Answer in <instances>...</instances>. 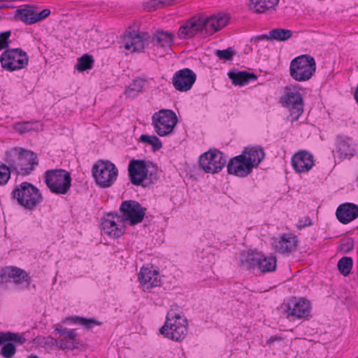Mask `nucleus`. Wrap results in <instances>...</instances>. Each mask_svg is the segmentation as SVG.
<instances>
[{
    "instance_id": "nucleus-1",
    "label": "nucleus",
    "mask_w": 358,
    "mask_h": 358,
    "mask_svg": "<svg viewBox=\"0 0 358 358\" xmlns=\"http://www.w3.org/2000/svg\"><path fill=\"white\" fill-rule=\"evenodd\" d=\"M120 214L110 212L101 220V228L103 232L113 238H118L124 233L126 226L124 222H129L130 226H135L143 222L146 208L135 200L123 201L120 206Z\"/></svg>"
},
{
    "instance_id": "nucleus-2",
    "label": "nucleus",
    "mask_w": 358,
    "mask_h": 358,
    "mask_svg": "<svg viewBox=\"0 0 358 358\" xmlns=\"http://www.w3.org/2000/svg\"><path fill=\"white\" fill-rule=\"evenodd\" d=\"M173 33L163 30H157L150 35L148 32H139L129 27L122 38L121 47L131 53L143 52L145 48L153 46L169 50L173 43Z\"/></svg>"
},
{
    "instance_id": "nucleus-3",
    "label": "nucleus",
    "mask_w": 358,
    "mask_h": 358,
    "mask_svg": "<svg viewBox=\"0 0 358 358\" xmlns=\"http://www.w3.org/2000/svg\"><path fill=\"white\" fill-rule=\"evenodd\" d=\"M229 20V17L223 14L213 15L209 17H193L180 26L177 35L180 39L191 38L203 31L206 34L212 35L225 27Z\"/></svg>"
},
{
    "instance_id": "nucleus-4",
    "label": "nucleus",
    "mask_w": 358,
    "mask_h": 358,
    "mask_svg": "<svg viewBox=\"0 0 358 358\" xmlns=\"http://www.w3.org/2000/svg\"><path fill=\"white\" fill-rule=\"evenodd\" d=\"M5 161L11 172L23 176L30 175L38 164L36 153L20 147L7 150Z\"/></svg>"
},
{
    "instance_id": "nucleus-5",
    "label": "nucleus",
    "mask_w": 358,
    "mask_h": 358,
    "mask_svg": "<svg viewBox=\"0 0 358 358\" xmlns=\"http://www.w3.org/2000/svg\"><path fill=\"white\" fill-rule=\"evenodd\" d=\"M127 170L129 180L135 186L146 187L159 178L157 166L151 161L131 159Z\"/></svg>"
},
{
    "instance_id": "nucleus-6",
    "label": "nucleus",
    "mask_w": 358,
    "mask_h": 358,
    "mask_svg": "<svg viewBox=\"0 0 358 358\" xmlns=\"http://www.w3.org/2000/svg\"><path fill=\"white\" fill-rule=\"evenodd\" d=\"M10 199L31 211L35 210L43 201L40 189L32 183L26 181L15 186L10 193Z\"/></svg>"
},
{
    "instance_id": "nucleus-7",
    "label": "nucleus",
    "mask_w": 358,
    "mask_h": 358,
    "mask_svg": "<svg viewBox=\"0 0 358 358\" xmlns=\"http://www.w3.org/2000/svg\"><path fill=\"white\" fill-rule=\"evenodd\" d=\"M43 178L50 191L55 194H66L71 187V174L62 169L47 170Z\"/></svg>"
},
{
    "instance_id": "nucleus-8",
    "label": "nucleus",
    "mask_w": 358,
    "mask_h": 358,
    "mask_svg": "<svg viewBox=\"0 0 358 358\" xmlns=\"http://www.w3.org/2000/svg\"><path fill=\"white\" fill-rule=\"evenodd\" d=\"M92 174L96 185L101 188H108L117 180L118 169L110 161L99 159L92 166Z\"/></svg>"
},
{
    "instance_id": "nucleus-9",
    "label": "nucleus",
    "mask_w": 358,
    "mask_h": 358,
    "mask_svg": "<svg viewBox=\"0 0 358 358\" xmlns=\"http://www.w3.org/2000/svg\"><path fill=\"white\" fill-rule=\"evenodd\" d=\"M316 70L315 59L309 55H303L292 60L289 74L296 81H306L311 78Z\"/></svg>"
},
{
    "instance_id": "nucleus-10",
    "label": "nucleus",
    "mask_w": 358,
    "mask_h": 358,
    "mask_svg": "<svg viewBox=\"0 0 358 358\" xmlns=\"http://www.w3.org/2000/svg\"><path fill=\"white\" fill-rule=\"evenodd\" d=\"M177 123V115L170 109H161L152 117V124L156 133L160 136L171 134Z\"/></svg>"
},
{
    "instance_id": "nucleus-11",
    "label": "nucleus",
    "mask_w": 358,
    "mask_h": 358,
    "mask_svg": "<svg viewBox=\"0 0 358 358\" xmlns=\"http://www.w3.org/2000/svg\"><path fill=\"white\" fill-rule=\"evenodd\" d=\"M199 167L207 173H219L227 164V157L224 152L217 149H210L199 157Z\"/></svg>"
},
{
    "instance_id": "nucleus-12",
    "label": "nucleus",
    "mask_w": 358,
    "mask_h": 358,
    "mask_svg": "<svg viewBox=\"0 0 358 358\" xmlns=\"http://www.w3.org/2000/svg\"><path fill=\"white\" fill-rule=\"evenodd\" d=\"M28 61L27 52L21 48L7 49L0 56L2 68L10 72L25 68Z\"/></svg>"
},
{
    "instance_id": "nucleus-13",
    "label": "nucleus",
    "mask_w": 358,
    "mask_h": 358,
    "mask_svg": "<svg viewBox=\"0 0 358 358\" xmlns=\"http://www.w3.org/2000/svg\"><path fill=\"white\" fill-rule=\"evenodd\" d=\"M285 94L280 98V103L284 108L289 109L292 117V122L296 121L303 113V99L298 91L286 86Z\"/></svg>"
},
{
    "instance_id": "nucleus-14",
    "label": "nucleus",
    "mask_w": 358,
    "mask_h": 358,
    "mask_svg": "<svg viewBox=\"0 0 358 358\" xmlns=\"http://www.w3.org/2000/svg\"><path fill=\"white\" fill-rule=\"evenodd\" d=\"M31 277L23 269L13 266H7L0 270V285H6L9 282H13L19 285L22 289L29 288Z\"/></svg>"
},
{
    "instance_id": "nucleus-15",
    "label": "nucleus",
    "mask_w": 358,
    "mask_h": 358,
    "mask_svg": "<svg viewBox=\"0 0 358 358\" xmlns=\"http://www.w3.org/2000/svg\"><path fill=\"white\" fill-rule=\"evenodd\" d=\"M187 320H182V322L170 320V313H167L164 324L159 329L161 334L170 340L182 341L187 334Z\"/></svg>"
},
{
    "instance_id": "nucleus-16",
    "label": "nucleus",
    "mask_w": 358,
    "mask_h": 358,
    "mask_svg": "<svg viewBox=\"0 0 358 358\" xmlns=\"http://www.w3.org/2000/svg\"><path fill=\"white\" fill-rule=\"evenodd\" d=\"M196 79V75L192 69L184 68L174 73L172 84L176 90L187 92L192 87Z\"/></svg>"
},
{
    "instance_id": "nucleus-17",
    "label": "nucleus",
    "mask_w": 358,
    "mask_h": 358,
    "mask_svg": "<svg viewBox=\"0 0 358 358\" xmlns=\"http://www.w3.org/2000/svg\"><path fill=\"white\" fill-rule=\"evenodd\" d=\"M288 316L308 320L310 316V305L309 301L306 299L296 297L290 299L287 305Z\"/></svg>"
},
{
    "instance_id": "nucleus-18",
    "label": "nucleus",
    "mask_w": 358,
    "mask_h": 358,
    "mask_svg": "<svg viewBox=\"0 0 358 358\" xmlns=\"http://www.w3.org/2000/svg\"><path fill=\"white\" fill-rule=\"evenodd\" d=\"M227 167L229 174L240 178L248 176L252 173L253 169L245 155H242V153L230 159Z\"/></svg>"
},
{
    "instance_id": "nucleus-19",
    "label": "nucleus",
    "mask_w": 358,
    "mask_h": 358,
    "mask_svg": "<svg viewBox=\"0 0 358 358\" xmlns=\"http://www.w3.org/2000/svg\"><path fill=\"white\" fill-rule=\"evenodd\" d=\"M314 156L308 150H301L292 157V166L296 173L308 172L314 166Z\"/></svg>"
},
{
    "instance_id": "nucleus-20",
    "label": "nucleus",
    "mask_w": 358,
    "mask_h": 358,
    "mask_svg": "<svg viewBox=\"0 0 358 358\" xmlns=\"http://www.w3.org/2000/svg\"><path fill=\"white\" fill-rule=\"evenodd\" d=\"M355 148L351 137L338 135L336 138V151L341 160L350 159L355 155Z\"/></svg>"
},
{
    "instance_id": "nucleus-21",
    "label": "nucleus",
    "mask_w": 358,
    "mask_h": 358,
    "mask_svg": "<svg viewBox=\"0 0 358 358\" xmlns=\"http://www.w3.org/2000/svg\"><path fill=\"white\" fill-rule=\"evenodd\" d=\"M138 280L140 285L148 290L152 287L160 286L159 271L153 269L152 267L143 266L138 273Z\"/></svg>"
},
{
    "instance_id": "nucleus-22",
    "label": "nucleus",
    "mask_w": 358,
    "mask_h": 358,
    "mask_svg": "<svg viewBox=\"0 0 358 358\" xmlns=\"http://www.w3.org/2000/svg\"><path fill=\"white\" fill-rule=\"evenodd\" d=\"M336 215L341 223L348 224L358 217V206L353 203H342L337 208Z\"/></svg>"
},
{
    "instance_id": "nucleus-23",
    "label": "nucleus",
    "mask_w": 358,
    "mask_h": 358,
    "mask_svg": "<svg viewBox=\"0 0 358 358\" xmlns=\"http://www.w3.org/2000/svg\"><path fill=\"white\" fill-rule=\"evenodd\" d=\"M296 236L290 233L282 234L274 243L275 250L281 254L291 253L296 249Z\"/></svg>"
},
{
    "instance_id": "nucleus-24",
    "label": "nucleus",
    "mask_w": 358,
    "mask_h": 358,
    "mask_svg": "<svg viewBox=\"0 0 358 358\" xmlns=\"http://www.w3.org/2000/svg\"><path fill=\"white\" fill-rule=\"evenodd\" d=\"M227 75L232 84L236 86H244L250 81H255L257 79V76L254 73L237 69L229 71Z\"/></svg>"
},
{
    "instance_id": "nucleus-25",
    "label": "nucleus",
    "mask_w": 358,
    "mask_h": 358,
    "mask_svg": "<svg viewBox=\"0 0 358 358\" xmlns=\"http://www.w3.org/2000/svg\"><path fill=\"white\" fill-rule=\"evenodd\" d=\"M242 155H245L253 169L257 167L265 157L264 150L260 145L245 147Z\"/></svg>"
},
{
    "instance_id": "nucleus-26",
    "label": "nucleus",
    "mask_w": 358,
    "mask_h": 358,
    "mask_svg": "<svg viewBox=\"0 0 358 358\" xmlns=\"http://www.w3.org/2000/svg\"><path fill=\"white\" fill-rule=\"evenodd\" d=\"M147 82V80L145 78L140 77L136 78L132 80L130 85L125 88L124 94L131 98L136 97L139 93L143 92Z\"/></svg>"
},
{
    "instance_id": "nucleus-27",
    "label": "nucleus",
    "mask_w": 358,
    "mask_h": 358,
    "mask_svg": "<svg viewBox=\"0 0 358 358\" xmlns=\"http://www.w3.org/2000/svg\"><path fill=\"white\" fill-rule=\"evenodd\" d=\"M62 322H71L80 324L87 330L90 329L94 326H101L102 324L101 322L94 318H87L77 315L67 317L63 320Z\"/></svg>"
},
{
    "instance_id": "nucleus-28",
    "label": "nucleus",
    "mask_w": 358,
    "mask_h": 358,
    "mask_svg": "<svg viewBox=\"0 0 358 358\" xmlns=\"http://www.w3.org/2000/svg\"><path fill=\"white\" fill-rule=\"evenodd\" d=\"M276 257L273 255H259L257 268L263 273L273 272L276 269Z\"/></svg>"
},
{
    "instance_id": "nucleus-29",
    "label": "nucleus",
    "mask_w": 358,
    "mask_h": 358,
    "mask_svg": "<svg viewBox=\"0 0 358 358\" xmlns=\"http://www.w3.org/2000/svg\"><path fill=\"white\" fill-rule=\"evenodd\" d=\"M249 7L256 13H264L273 8L279 0H249Z\"/></svg>"
},
{
    "instance_id": "nucleus-30",
    "label": "nucleus",
    "mask_w": 358,
    "mask_h": 358,
    "mask_svg": "<svg viewBox=\"0 0 358 358\" xmlns=\"http://www.w3.org/2000/svg\"><path fill=\"white\" fill-rule=\"evenodd\" d=\"M259 255L248 252L246 255L241 257V267L243 270L254 272L257 268L259 264Z\"/></svg>"
},
{
    "instance_id": "nucleus-31",
    "label": "nucleus",
    "mask_w": 358,
    "mask_h": 358,
    "mask_svg": "<svg viewBox=\"0 0 358 358\" xmlns=\"http://www.w3.org/2000/svg\"><path fill=\"white\" fill-rule=\"evenodd\" d=\"M14 17L15 20H20L26 24H33L36 21H33L35 18V10L28 8H20L15 11Z\"/></svg>"
},
{
    "instance_id": "nucleus-32",
    "label": "nucleus",
    "mask_w": 358,
    "mask_h": 358,
    "mask_svg": "<svg viewBox=\"0 0 358 358\" xmlns=\"http://www.w3.org/2000/svg\"><path fill=\"white\" fill-rule=\"evenodd\" d=\"M13 129L20 134L37 131L38 122L35 120L17 122L13 124Z\"/></svg>"
},
{
    "instance_id": "nucleus-33",
    "label": "nucleus",
    "mask_w": 358,
    "mask_h": 358,
    "mask_svg": "<svg viewBox=\"0 0 358 358\" xmlns=\"http://www.w3.org/2000/svg\"><path fill=\"white\" fill-rule=\"evenodd\" d=\"M94 59L93 56L89 54H85L78 59L76 69L79 72L90 70L94 65Z\"/></svg>"
},
{
    "instance_id": "nucleus-34",
    "label": "nucleus",
    "mask_w": 358,
    "mask_h": 358,
    "mask_svg": "<svg viewBox=\"0 0 358 358\" xmlns=\"http://www.w3.org/2000/svg\"><path fill=\"white\" fill-rule=\"evenodd\" d=\"M1 341L3 344L4 342L9 341L11 343H17L22 345L26 342V338L19 333H14L10 331H1L0 332Z\"/></svg>"
},
{
    "instance_id": "nucleus-35",
    "label": "nucleus",
    "mask_w": 358,
    "mask_h": 358,
    "mask_svg": "<svg viewBox=\"0 0 358 358\" xmlns=\"http://www.w3.org/2000/svg\"><path fill=\"white\" fill-rule=\"evenodd\" d=\"M293 36L292 30L276 28L271 30V37L273 41H286Z\"/></svg>"
},
{
    "instance_id": "nucleus-36",
    "label": "nucleus",
    "mask_w": 358,
    "mask_h": 358,
    "mask_svg": "<svg viewBox=\"0 0 358 358\" xmlns=\"http://www.w3.org/2000/svg\"><path fill=\"white\" fill-rule=\"evenodd\" d=\"M353 260L350 257H343L338 262L337 266L339 272L344 276L348 275L352 270Z\"/></svg>"
},
{
    "instance_id": "nucleus-37",
    "label": "nucleus",
    "mask_w": 358,
    "mask_h": 358,
    "mask_svg": "<svg viewBox=\"0 0 358 358\" xmlns=\"http://www.w3.org/2000/svg\"><path fill=\"white\" fill-rule=\"evenodd\" d=\"M139 141L145 143L152 146L153 152L159 150L162 148V143L156 136H150L148 134H142L139 138Z\"/></svg>"
},
{
    "instance_id": "nucleus-38",
    "label": "nucleus",
    "mask_w": 358,
    "mask_h": 358,
    "mask_svg": "<svg viewBox=\"0 0 358 358\" xmlns=\"http://www.w3.org/2000/svg\"><path fill=\"white\" fill-rule=\"evenodd\" d=\"M174 0H150L144 3V8L149 12L154 11L165 6H169Z\"/></svg>"
},
{
    "instance_id": "nucleus-39",
    "label": "nucleus",
    "mask_w": 358,
    "mask_h": 358,
    "mask_svg": "<svg viewBox=\"0 0 358 358\" xmlns=\"http://www.w3.org/2000/svg\"><path fill=\"white\" fill-rule=\"evenodd\" d=\"M11 170L8 164L0 162V186H4L10 178Z\"/></svg>"
},
{
    "instance_id": "nucleus-40",
    "label": "nucleus",
    "mask_w": 358,
    "mask_h": 358,
    "mask_svg": "<svg viewBox=\"0 0 358 358\" xmlns=\"http://www.w3.org/2000/svg\"><path fill=\"white\" fill-rule=\"evenodd\" d=\"M1 346H2V348L0 351V355L3 358H13L17 350L15 345L9 341H6Z\"/></svg>"
},
{
    "instance_id": "nucleus-41",
    "label": "nucleus",
    "mask_w": 358,
    "mask_h": 358,
    "mask_svg": "<svg viewBox=\"0 0 358 358\" xmlns=\"http://www.w3.org/2000/svg\"><path fill=\"white\" fill-rule=\"evenodd\" d=\"M215 55L220 60L231 61L236 55V51L231 47H229L224 50H217Z\"/></svg>"
},
{
    "instance_id": "nucleus-42",
    "label": "nucleus",
    "mask_w": 358,
    "mask_h": 358,
    "mask_svg": "<svg viewBox=\"0 0 358 358\" xmlns=\"http://www.w3.org/2000/svg\"><path fill=\"white\" fill-rule=\"evenodd\" d=\"M11 35V31L8 30L0 33V51L9 47V38Z\"/></svg>"
},
{
    "instance_id": "nucleus-43",
    "label": "nucleus",
    "mask_w": 358,
    "mask_h": 358,
    "mask_svg": "<svg viewBox=\"0 0 358 358\" xmlns=\"http://www.w3.org/2000/svg\"><path fill=\"white\" fill-rule=\"evenodd\" d=\"M354 248V240L352 238H348L346 240L343 241L342 243L340 245V250L343 253H349Z\"/></svg>"
},
{
    "instance_id": "nucleus-44",
    "label": "nucleus",
    "mask_w": 358,
    "mask_h": 358,
    "mask_svg": "<svg viewBox=\"0 0 358 358\" xmlns=\"http://www.w3.org/2000/svg\"><path fill=\"white\" fill-rule=\"evenodd\" d=\"M50 13L51 12L48 8L43 9L38 13L35 12V18L33 21H36V23L41 22L47 18L50 15Z\"/></svg>"
},
{
    "instance_id": "nucleus-45",
    "label": "nucleus",
    "mask_w": 358,
    "mask_h": 358,
    "mask_svg": "<svg viewBox=\"0 0 358 358\" xmlns=\"http://www.w3.org/2000/svg\"><path fill=\"white\" fill-rule=\"evenodd\" d=\"M52 341H54L56 343H59V348L62 350H71V344L69 341L64 339L58 340L52 337H50Z\"/></svg>"
},
{
    "instance_id": "nucleus-46",
    "label": "nucleus",
    "mask_w": 358,
    "mask_h": 358,
    "mask_svg": "<svg viewBox=\"0 0 358 358\" xmlns=\"http://www.w3.org/2000/svg\"><path fill=\"white\" fill-rule=\"evenodd\" d=\"M313 224L310 218L308 216H306L303 218L299 219L297 224L298 229H302L306 227L311 226Z\"/></svg>"
},
{
    "instance_id": "nucleus-47",
    "label": "nucleus",
    "mask_w": 358,
    "mask_h": 358,
    "mask_svg": "<svg viewBox=\"0 0 358 358\" xmlns=\"http://www.w3.org/2000/svg\"><path fill=\"white\" fill-rule=\"evenodd\" d=\"M261 40L273 41L272 38L271 37V31L268 32V34H263L261 35L254 36L253 38H251V41L254 42H257Z\"/></svg>"
},
{
    "instance_id": "nucleus-48",
    "label": "nucleus",
    "mask_w": 358,
    "mask_h": 358,
    "mask_svg": "<svg viewBox=\"0 0 358 358\" xmlns=\"http://www.w3.org/2000/svg\"><path fill=\"white\" fill-rule=\"evenodd\" d=\"M54 329L57 334H59L61 336H64L65 338L67 329L59 325V324H55L54 325Z\"/></svg>"
},
{
    "instance_id": "nucleus-49",
    "label": "nucleus",
    "mask_w": 358,
    "mask_h": 358,
    "mask_svg": "<svg viewBox=\"0 0 358 358\" xmlns=\"http://www.w3.org/2000/svg\"><path fill=\"white\" fill-rule=\"evenodd\" d=\"M76 337H77V334L76 332V330L70 329V330H67L64 338H69V340H71L72 341L76 340Z\"/></svg>"
},
{
    "instance_id": "nucleus-50",
    "label": "nucleus",
    "mask_w": 358,
    "mask_h": 358,
    "mask_svg": "<svg viewBox=\"0 0 358 358\" xmlns=\"http://www.w3.org/2000/svg\"><path fill=\"white\" fill-rule=\"evenodd\" d=\"M71 350H73L75 349H79L80 347L83 346V343L82 341L78 339L77 337L76 338V340L72 341L71 343Z\"/></svg>"
},
{
    "instance_id": "nucleus-51",
    "label": "nucleus",
    "mask_w": 358,
    "mask_h": 358,
    "mask_svg": "<svg viewBox=\"0 0 358 358\" xmlns=\"http://www.w3.org/2000/svg\"><path fill=\"white\" fill-rule=\"evenodd\" d=\"M170 320H172V322H174V320H176V322L179 321V322H182V320H187V319L182 317L178 313H174V314H171L170 313Z\"/></svg>"
},
{
    "instance_id": "nucleus-52",
    "label": "nucleus",
    "mask_w": 358,
    "mask_h": 358,
    "mask_svg": "<svg viewBox=\"0 0 358 358\" xmlns=\"http://www.w3.org/2000/svg\"><path fill=\"white\" fill-rule=\"evenodd\" d=\"M282 340V338L278 336H271L267 341L266 344L270 345L271 343H273L275 341H280Z\"/></svg>"
},
{
    "instance_id": "nucleus-53",
    "label": "nucleus",
    "mask_w": 358,
    "mask_h": 358,
    "mask_svg": "<svg viewBox=\"0 0 358 358\" xmlns=\"http://www.w3.org/2000/svg\"><path fill=\"white\" fill-rule=\"evenodd\" d=\"M356 358H358V357H356Z\"/></svg>"
}]
</instances>
